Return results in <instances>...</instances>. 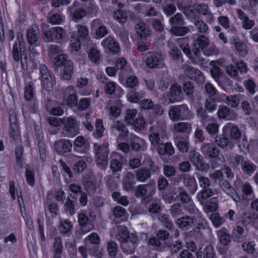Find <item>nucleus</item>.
<instances>
[{
	"instance_id": "obj_28",
	"label": "nucleus",
	"mask_w": 258,
	"mask_h": 258,
	"mask_svg": "<svg viewBox=\"0 0 258 258\" xmlns=\"http://www.w3.org/2000/svg\"><path fill=\"white\" fill-rule=\"evenodd\" d=\"M158 153L161 156V159L166 163H168L167 160L165 159L164 156L167 154L169 156H172L174 154V148L170 143H166L165 145H162V146L158 148Z\"/></svg>"
},
{
	"instance_id": "obj_55",
	"label": "nucleus",
	"mask_w": 258,
	"mask_h": 258,
	"mask_svg": "<svg viewBox=\"0 0 258 258\" xmlns=\"http://www.w3.org/2000/svg\"><path fill=\"white\" fill-rule=\"evenodd\" d=\"M170 213L171 215L174 218L182 215L183 214V211L179 203H176L170 207Z\"/></svg>"
},
{
	"instance_id": "obj_6",
	"label": "nucleus",
	"mask_w": 258,
	"mask_h": 258,
	"mask_svg": "<svg viewBox=\"0 0 258 258\" xmlns=\"http://www.w3.org/2000/svg\"><path fill=\"white\" fill-rule=\"evenodd\" d=\"M66 35L64 30L60 27H54L45 31L43 34V39L45 42L56 40L60 42Z\"/></svg>"
},
{
	"instance_id": "obj_29",
	"label": "nucleus",
	"mask_w": 258,
	"mask_h": 258,
	"mask_svg": "<svg viewBox=\"0 0 258 258\" xmlns=\"http://www.w3.org/2000/svg\"><path fill=\"white\" fill-rule=\"evenodd\" d=\"M74 72V64L71 60L67 61L64 64V66L62 67V70L60 73H61V78L64 80H69L71 79Z\"/></svg>"
},
{
	"instance_id": "obj_64",
	"label": "nucleus",
	"mask_w": 258,
	"mask_h": 258,
	"mask_svg": "<svg viewBox=\"0 0 258 258\" xmlns=\"http://www.w3.org/2000/svg\"><path fill=\"white\" fill-rule=\"evenodd\" d=\"M169 182L165 177L161 176L157 180V187L160 192L164 191L168 187Z\"/></svg>"
},
{
	"instance_id": "obj_46",
	"label": "nucleus",
	"mask_w": 258,
	"mask_h": 258,
	"mask_svg": "<svg viewBox=\"0 0 258 258\" xmlns=\"http://www.w3.org/2000/svg\"><path fill=\"white\" fill-rule=\"evenodd\" d=\"M232 44L234 45L236 51L240 56L244 57L246 55L247 53V46L244 43L239 40L236 41L234 39Z\"/></svg>"
},
{
	"instance_id": "obj_53",
	"label": "nucleus",
	"mask_w": 258,
	"mask_h": 258,
	"mask_svg": "<svg viewBox=\"0 0 258 258\" xmlns=\"http://www.w3.org/2000/svg\"><path fill=\"white\" fill-rule=\"evenodd\" d=\"M169 23L172 26H182L184 24L183 17L181 14L177 13L169 19Z\"/></svg>"
},
{
	"instance_id": "obj_45",
	"label": "nucleus",
	"mask_w": 258,
	"mask_h": 258,
	"mask_svg": "<svg viewBox=\"0 0 258 258\" xmlns=\"http://www.w3.org/2000/svg\"><path fill=\"white\" fill-rule=\"evenodd\" d=\"M183 91L190 100L192 101L194 100L195 87L192 82L190 81L185 82L183 84Z\"/></svg>"
},
{
	"instance_id": "obj_19",
	"label": "nucleus",
	"mask_w": 258,
	"mask_h": 258,
	"mask_svg": "<svg viewBox=\"0 0 258 258\" xmlns=\"http://www.w3.org/2000/svg\"><path fill=\"white\" fill-rule=\"evenodd\" d=\"M101 45L114 54H118L120 50L118 43L110 36L105 38L101 42Z\"/></svg>"
},
{
	"instance_id": "obj_32",
	"label": "nucleus",
	"mask_w": 258,
	"mask_h": 258,
	"mask_svg": "<svg viewBox=\"0 0 258 258\" xmlns=\"http://www.w3.org/2000/svg\"><path fill=\"white\" fill-rule=\"evenodd\" d=\"M244 230L240 225L235 226L232 233L233 240L237 242H242L246 239Z\"/></svg>"
},
{
	"instance_id": "obj_58",
	"label": "nucleus",
	"mask_w": 258,
	"mask_h": 258,
	"mask_svg": "<svg viewBox=\"0 0 258 258\" xmlns=\"http://www.w3.org/2000/svg\"><path fill=\"white\" fill-rule=\"evenodd\" d=\"M210 219L214 226L218 228L224 223L225 219L220 216L217 213H213L211 215Z\"/></svg>"
},
{
	"instance_id": "obj_15",
	"label": "nucleus",
	"mask_w": 258,
	"mask_h": 258,
	"mask_svg": "<svg viewBox=\"0 0 258 258\" xmlns=\"http://www.w3.org/2000/svg\"><path fill=\"white\" fill-rule=\"evenodd\" d=\"M39 29L36 25H33L27 30L26 38L30 45L37 46L39 45Z\"/></svg>"
},
{
	"instance_id": "obj_56",
	"label": "nucleus",
	"mask_w": 258,
	"mask_h": 258,
	"mask_svg": "<svg viewBox=\"0 0 258 258\" xmlns=\"http://www.w3.org/2000/svg\"><path fill=\"white\" fill-rule=\"evenodd\" d=\"M163 171L164 177L169 179L175 176L176 173V168L173 166L168 165H164L163 166Z\"/></svg>"
},
{
	"instance_id": "obj_60",
	"label": "nucleus",
	"mask_w": 258,
	"mask_h": 258,
	"mask_svg": "<svg viewBox=\"0 0 258 258\" xmlns=\"http://www.w3.org/2000/svg\"><path fill=\"white\" fill-rule=\"evenodd\" d=\"M211 75L216 82L221 86L220 78L222 75V71L218 67H213L210 71Z\"/></svg>"
},
{
	"instance_id": "obj_16",
	"label": "nucleus",
	"mask_w": 258,
	"mask_h": 258,
	"mask_svg": "<svg viewBox=\"0 0 258 258\" xmlns=\"http://www.w3.org/2000/svg\"><path fill=\"white\" fill-rule=\"evenodd\" d=\"M54 148L57 153L63 155L71 151L72 144L69 140H60L54 142Z\"/></svg>"
},
{
	"instance_id": "obj_61",
	"label": "nucleus",
	"mask_w": 258,
	"mask_h": 258,
	"mask_svg": "<svg viewBox=\"0 0 258 258\" xmlns=\"http://www.w3.org/2000/svg\"><path fill=\"white\" fill-rule=\"evenodd\" d=\"M62 51L61 49L57 45H51L48 49V54L50 58L51 59L56 56L60 55Z\"/></svg>"
},
{
	"instance_id": "obj_57",
	"label": "nucleus",
	"mask_w": 258,
	"mask_h": 258,
	"mask_svg": "<svg viewBox=\"0 0 258 258\" xmlns=\"http://www.w3.org/2000/svg\"><path fill=\"white\" fill-rule=\"evenodd\" d=\"M15 154L16 164L20 168H23V148L20 146H17L15 148Z\"/></svg>"
},
{
	"instance_id": "obj_27",
	"label": "nucleus",
	"mask_w": 258,
	"mask_h": 258,
	"mask_svg": "<svg viewBox=\"0 0 258 258\" xmlns=\"http://www.w3.org/2000/svg\"><path fill=\"white\" fill-rule=\"evenodd\" d=\"M135 28L138 37L141 39H147L151 34L150 30L144 22L139 23Z\"/></svg>"
},
{
	"instance_id": "obj_37",
	"label": "nucleus",
	"mask_w": 258,
	"mask_h": 258,
	"mask_svg": "<svg viewBox=\"0 0 258 258\" xmlns=\"http://www.w3.org/2000/svg\"><path fill=\"white\" fill-rule=\"evenodd\" d=\"M200 49V48L194 46L191 50V57H189V59L194 64L201 65L204 61V59L201 57V53Z\"/></svg>"
},
{
	"instance_id": "obj_22",
	"label": "nucleus",
	"mask_w": 258,
	"mask_h": 258,
	"mask_svg": "<svg viewBox=\"0 0 258 258\" xmlns=\"http://www.w3.org/2000/svg\"><path fill=\"white\" fill-rule=\"evenodd\" d=\"M89 244L87 243V246L92 254H94L98 250L100 238L96 233L93 232L88 237Z\"/></svg>"
},
{
	"instance_id": "obj_2",
	"label": "nucleus",
	"mask_w": 258,
	"mask_h": 258,
	"mask_svg": "<svg viewBox=\"0 0 258 258\" xmlns=\"http://www.w3.org/2000/svg\"><path fill=\"white\" fill-rule=\"evenodd\" d=\"M199 186L202 188L197 194V197L202 205L206 204V200L214 195V190L210 187L211 183L210 179L200 174H197Z\"/></svg>"
},
{
	"instance_id": "obj_20",
	"label": "nucleus",
	"mask_w": 258,
	"mask_h": 258,
	"mask_svg": "<svg viewBox=\"0 0 258 258\" xmlns=\"http://www.w3.org/2000/svg\"><path fill=\"white\" fill-rule=\"evenodd\" d=\"M188 210L189 214H193V215L190 216V217L191 221H193L192 225L194 226L196 225H201V227L206 225L207 222L206 220L203 218L202 214L197 208L191 205Z\"/></svg>"
},
{
	"instance_id": "obj_52",
	"label": "nucleus",
	"mask_w": 258,
	"mask_h": 258,
	"mask_svg": "<svg viewBox=\"0 0 258 258\" xmlns=\"http://www.w3.org/2000/svg\"><path fill=\"white\" fill-rule=\"evenodd\" d=\"M172 34L176 36H183L189 31V28L186 26H175L170 29Z\"/></svg>"
},
{
	"instance_id": "obj_63",
	"label": "nucleus",
	"mask_w": 258,
	"mask_h": 258,
	"mask_svg": "<svg viewBox=\"0 0 258 258\" xmlns=\"http://www.w3.org/2000/svg\"><path fill=\"white\" fill-rule=\"evenodd\" d=\"M158 219L164 225L166 228L169 230L173 229L174 225L172 221L169 219L167 215L162 214L159 217Z\"/></svg>"
},
{
	"instance_id": "obj_1",
	"label": "nucleus",
	"mask_w": 258,
	"mask_h": 258,
	"mask_svg": "<svg viewBox=\"0 0 258 258\" xmlns=\"http://www.w3.org/2000/svg\"><path fill=\"white\" fill-rule=\"evenodd\" d=\"M229 163L232 167L235 168H237L240 165L242 172L249 176L251 175L257 168L255 164L245 160L243 157L239 155L230 156Z\"/></svg>"
},
{
	"instance_id": "obj_3",
	"label": "nucleus",
	"mask_w": 258,
	"mask_h": 258,
	"mask_svg": "<svg viewBox=\"0 0 258 258\" xmlns=\"http://www.w3.org/2000/svg\"><path fill=\"white\" fill-rule=\"evenodd\" d=\"M94 146L97 164L101 169H105L108 165V144L101 145L95 143Z\"/></svg>"
},
{
	"instance_id": "obj_30",
	"label": "nucleus",
	"mask_w": 258,
	"mask_h": 258,
	"mask_svg": "<svg viewBox=\"0 0 258 258\" xmlns=\"http://www.w3.org/2000/svg\"><path fill=\"white\" fill-rule=\"evenodd\" d=\"M176 4L179 10L182 11L185 16L189 19H195L197 17V10H196L195 5L193 6L185 7L181 3L178 2Z\"/></svg>"
},
{
	"instance_id": "obj_13",
	"label": "nucleus",
	"mask_w": 258,
	"mask_h": 258,
	"mask_svg": "<svg viewBox=\"0 0 258 258\" xmlns=\"http://www.w3.org/2000/svg\"><path fill=\"white\" fill-rule=\"evenodd\" d=\"M189 159L199 171L203 172L208 170V164L204 161L201 155L195 150H193L189 152Z\"/></svg>"
},
{
	"instance_id": "obj_5",
	"label": "nucleus",
	"mask_w": 258,
	"mask_h": 258,
	"mask_svg": "<svg viewBox=\"0 0 258 258\" xmlns=\"http://www.w3.org/2000/svg\"><path fill=\"white\" fill-rule=\"evenodd\" d=\"M169 115L172 120H183L189 118L191 114L186 104L172 107L169 110Z\"/></svg>"
},
{
	"instance_id": "obj_11",
	"label": "nucleus",
	"mask_w": 258,
	"mask_h": 258,
	"mask_svg": "<svg viewBox=\"0 0 258 258\" xmlns=\"http://www.w3.org/2000/svg\"><path fill=\"white\" fill-rule=\"evenodd\" d=\"M90 28L92 32L95 34V38L96 39H101L108 33L107 27L100 19L93 20L90 23Z\"/></svg>"
},
{
	"instance_id": "obj_38",
	"label": "nucleus",
	"mask_w": 258,
	"mask_h": 258,
	"mask_svg": "<svg viewBox=\"0 0 258 258\" xmlns=\"http://www.w3.org/2000/svg\"><path fill=\"white\" fill-rule=\"evenodd\" d=\"M77 5H79L78 3H74L72 8V19L76 22L81 20L87 14L86 10L83 8L79 7L75 9Z\"/></svg>"
},
{
	"instance_id": "obj_39",
	"label": "nucleus",
	"mask_w": 258,
	"mask_h": 258,
	"mask_svg": "<svg viewBox=\"0 0 258 258\" xmlns=\"http://www.w3.org/2000/svg\"><path fill=\"white\" fill-rule=\"evenodd\" d=\"M169 54L172 59L180 63L183 62V59L180 50L173 44V46H170Z\"/></svg>"
},
{
	"instance_id": "obj_23",
	"label": "nucleus",
	"mask_w": 258,
	"mask_h": 258,
	"mask_svg": "<svg viewBox=\"0 0 258 258\" xmlns=\"http://www.w3.org/2000/svg\"><path fill=\"white\" fill-rule=\"evenodd\" d=\"M229 131L231 138L235 140L239 147L241 146L244 148L247 142L245 134L241 133L240 130H229Z\"/></svg>"
},
{
	"instance_id": "obj_25",
	"label": "nucleus",
	"mask_w": 258,
	"mask_h": 258,
	"mask_svg": "<svg viewBox=\"0 0 258 258\" xmlns=\"http://www.w3.org/2000/svg\"><path fill=\"white\" fill-rule=\"evenodd\" d=\"M183 183L188 189L189 192L194 194L198 189V185L194 176L184 174L182 177Z\"/></svg>"
},
{
	"instance_id": "obj_36",
	"label": "nucleus",
	"mask_w": 258,
	"mask_h": 258,
	"mask_svg": "<svg viewBox=\"0 0 258 258\" xmlns=\"http://www.w3.org/2000/svg\"><path fill=\"white\" fill-rule=\"evenodd\" d=\"M176 187H173L168 189L166 192H164L162 195V199L167 204H171L175 202L177 199V192H176Z\"/></svg>"
},
{
	"instance_id": "obj_42",
	"label": "nucleus",
	"mask_w": 258,
	"mask_h": 258,
	"mask_svg": "<svg viewBox=\"0 0 258 258\" xmlns=\"http://www.w3.org/2000/svg\"><path fill=\"white\" fill-rule=\"evenodd\" d=\"M218 236L221 244L228 246L231 242L232 236L226 229H221L217 232Z\"/></svg>"
},
{
	"instance_id": "obj_54",
	"label": "nucleus",
	"mask_w": 258,
	"mask_h": 258,
	"mask_svg": "<svg viewBox=\"0 0 258 258\" xmlns=\"http://www.w3.org/2000/svg\"><path fill=\"white\" fill-rule=\"evenodd\" d=\"M254 245L253 242H244L242 246L244 251L248 253H250L252 256L256 257L258 256V253L255 251Z\"/></svg>"
},
{
	"instance_id": "obj_26",
	"label": "nucleus",
	"mask_w": 258,
	"mask_h": 258,
	"mask_svg": "<svg viewBox=\"0 0 258 258\" xmlns=\"http://www.w3.org/2000/svg\"><path fill=\"white\" fill-rule=\"evenodd\" d=\"M77 205V200L74 196L71 194L68 197L64 204V211L69 213L71 216H73L75 213V207Z\"/></svg>"
},
{
	"instance_id": "obj_41",
	"label": "nucleus",
	"mask_w": 258,
	"mask_h": 258,
	"mask_svg": "<svg viewBox=\"0 0 258 258\" xmlns=\"http://www.w3.org/2000/svg\"><path fill=\"white\" fill-rule=\"evenodd\" d=\"M175 223L180 228L184 230L188 229L189 227L193 224V221L189 216H184L177 219Z\"/></svg>"
},
{
	"instance_id": "obj_18",
	"label": "nucleus",
	"mask_w": 258,
	"mask_h": 258,
	"mask_svg": "<svg viewBox=\"0 0 258 258\" xmlns=\"http://www.w3.org/2000/svg\"><path fill=\"white\" fill-rule=\"evenodd\" d=\"M185 73L189 78L194 80L198 84H202L205 81L203 73L192 67H187L185 70Z\"/></svg>"
},
{
	"instance_id": "obj_62",
	"label": "nucleus",
	"mask_w": 258,
	"mask_h": 258,
	"mask_svg": "<svg viewBox=\"0 0 258 258\" xmlns=\"http://www.w3.org/2000/svg\"><path fill=\"white\" fill-rule=\"evenodd\" d=\"M62 124L66 129L68 128H75L77 127L78 122L74 118L67 117L63 118Z\"/></svg>"
},
{
	"instance_id": "obj_43",
	"label": "nucleus",
	"mask_w": 258,
	"mask_h": 258,
	"mask_svg": "<svg viewBox=\"0 0 258 258\" xmlns=\"http://www.w3.org/2000/svg\"><path fill=\"white\" fill-rule=\"evenodd\" d=\"M41 84L43 88L48 92L52 91L53 86V81L50 73L41 76Z\"/></svg>"
},
{
	"instance_id": "obj_8",
	"label": "nucleus",
	"mask_w": 258,
	"mask_h": 258,
	"mask_svg": "<svg viewBox=\"0 0 258 258\" xmlns=\"http://www.w3.org/2000/svg\"><path fill=\"white\" fill-rule=\"evenodd\" d=\"M201 150L206 157L217 159L222 164L224 161V157H219L220 150L216 146L213 144L204 143L201 147Z\"/></svg>"
},
{
	"instance_id": "obj_24",
	"label": "nucleus",
	"mask_w": 258,
	"mask_h": 258,
	"mask_svg": "<svg viewBox=\"0 0 258 258\" xmlns=\"http://www.w3.org/2000/svg\"><path fill=\"white\" fill-rule=\"evenodd\" d=\"M217 114L220 118L227 120H233L237 117L236 114L233 110H231L229 107L225 106H220Z\"/></svg>"
},
{
	"instance_id": "obj_31",
	"label": "nucleus",
	"mask_w": 258,
	"mask_h": 258,
	"mask_svg": "<svg viewBox=\"0 0 258 258\" xmlns=\"http://www.w3.org/2000/svg\"><path fill=\"white\" fill-rule=\"evenodd\" d=\"M52 59L53 64V70L54 71L57 72H58L59 71H61L62 67L64 66V64L67 62V61L69 60L68 59L67 55L64 54L56 56Z\"/></svg>"
},
{
	"instance_id": "obj_10",
	"label": "nucleus",
	"mask_w": 258,
	"mask_h": 258,
	"mask_svg": "<svg viewBox=\"0 0 258 258\" xmlns=\"http://www.w3.org/2000/svg\"><path fill=\"white\" fill-rule=\"evenodd\" d=\"M139 240L136 234H130L129 238L120 244L122 252L126 254H133L138 246Z\"/></svg>"
},
{
	"instance_id": "obj_4",
	"label": "nucleus",
	"mask_w": 258,
	"mask_h": 258,
	"mask_svg": "<svg viewBox=\"0 0 258 258\" xmlns=\"http://www.w3.org/2000/svg\"><path fill=\"white\" fill-rule=\"evenodd\" d=\"M170 237L169 233L165 230H159L156 232L155 236L151 237L148 240V244L153 246L155 250L161 251L166 244L164 242Z\"/></svg>"
},
{
	"instance_id": "obj_12",
	"label": "nucleus",
	"mask_w": 258,
	"mask_h": 258,
	"mask_svg": "<svg viewBox=\"0 0 258 258\" xmlns=\"http://www.w3.org/2000/svg\"><path fill=\"white\" fill-rule=\"evenodd\" d=\"M155 192V186L151 184H141L135 189V196L138 198H143L147 200L152 196Z\"/></svg>"
},
{
	"instance_id": "obj_21",
	"label": "nucleus",
	"mask_w": 258,
	"mask_h": 258,
	"mask_svg": "<svg viewBox=\"0 0 258 258\" xmlns=\"http://www.w3.org/2000/svg\"><path fill=\"white\" fill-rule=\"evenodd\" d=\"M182 91L181 86L176 83L172 84L170 88V94L168 95L170 102L173 103L179 101L182 98Z\"/></svg>"
},
{
	"instance_id": "obj_48",
	"label": "nucleus",
	"mask_w": 258,
	"mask_h": 258,
	"mask_svg": "<svg viewBox=\"0 0 258 258\" xmlns=\"http://www.w3.org/2000/svg\"><path fill=\"white\" fill-rule=\"evenodd\" d=\"M136 175L138 180L145 182L150 177L151 173L148 169L142 168L137 170Z\"/></svg>"
},
{
	"instance_id": "obj_14",
	"label": "nucleus",
	"mask_w": 258,
	"mask_h": 258,
	"mask_svg": "<svg viewBox=\"0 0 258 258\" xmlns=\"http://www.w3.org/2000/svg\"><path fill=\"white\" fill-rule=\"evenodd\" d=\"M240 218L238 221V223L247 229V227L250 224H253L256 228H258L256 223L258 222V215L253 214L247 213L242 212L240 214Z\"/></svg>"
},
{
	"instance_id": "obj_44",
	"label": "nucleus",
	"mask_w": 258,
	"mask_h": 258,
	"mask_svg": "<svg viewBox=\"0 0 258 258\" xmlns=\"http://www.w3.org/2000/svg\"><path fill=\"white\" fill-rule=\"evenodd\" d=\"M209 44V39L205 35L198 36L194 42V46L200 48L204 52Z\"/></svg>"
},
{
	"instance_id": "obj_47",
	"label": "nucleus",
	"mask_w": 258,
	"mask_h": 258,
	"mask_svg": "<svg viewBox=\"0 0 258 258\" xmlns=\"http://www.w3.org/2000/svg\"><path fill=\"white\" fill-rule=\"evenodd\" d=\"M88 55L90 60L96 64H98L100 62L101 53L99 50L92 48L88 52Z\"/></svg>"
},
{
	"instance_id": "obj_51",
	"label": "nucleus",
	"mask_w": 258,
	"mask_h": 258,
	"mask_svg": "<svg viewBox=\"0 0 258 258\" xmlns=\"http://www.w3.org/2000/svg\"><path fill=\"white\" fill-rule=\"evenodd\" d=\"M113 18L118 22L124 24L127 19V15L125 11L122 10H116L113 12Z\"/></svg>"
},
{
	"instance_id": "obj_34",
	"label": "nucleus",
	"mask_w": 258,
	"mask_h": 258,
	"mask_svg": "<svg viewBox=\"0 0 258 258\" xmlns=\"http://www.w3.org/2000/svg\"><path fill=\"white\" fill-rule=\"evenodd\" d=\"M117 157V158H112L110 161V168L113 172L120 171L122 168L124 158L121 155H118Z\"/></svg>"
},
{
	"instance_id": "obj_59",
	"label": "nucleus",
	"mask_w": 258,
	"mask_h": 258,
	"mask_svg": "<svg viewBox=\"0 0 258 258\" xmlns=\"http://www.w3.org/2000/svg\"><path fill=\"white\" fill-rule=\"evenodd\" d=\"M224 130H223V134L221 135H217L215 138L216 143L222 148L226 147L229 144V140L224 135Z\"/></svg>"
},
{
	"instance_id": "obj_49",
	"label": "nucleus",
	"mask_w": 258,
	"mask_h": 258,
	"mask_svg": "<svg viewBox=\"0 0 258 258\" xmlns=\"http://www.w3.org/2000/svg\"><path fill=\"white\" fill-rule=\"evenodd\" d=\"M144 95L145 93L143 91L137 92L132 90L128 93L127 97L130 102L138 103L140 102L141 99L144 97Z\"/></svg>"
},
{
	"instance_id": "obj_7",
	"label": "nucleus",
	"mask_w": 258,
	"mask_h": 258,
	"mask_svg": "<svg viewBox=\"0 0 258 258\" xmlns=\"http://www.w3.org/2000/svg\"><path fill=\"white\" fill-rule=\"evenodd\" d=\"M145 62L151 69L162 68L165 66L163 55L158 52H149L146 55Z\"/></svg>"
},
{
	"instance_id": "obj_35",
	"label": "nucleus",
	"mask_w": 258,
	"mask_h": 258,
	"mask_svg": "<svg viewBox=\"0 0 258 258\" xmlns=\"http://www.w3.org/2000/svg\"><path fill=\"white\" fill-rule=\"evenodd\" d=\"M117 231L115 235V237L121 243L124 242L129 238L130 234L127 228L123 226H118L117 227Z\"/></svg>"
},
{
	"instance_id": "obj_50",
	"label": "nucleus",
	"mask_w": 258,
	"mask_h": 258,
	"mask_svg": "<svg viewBox=\"0 0 258 258\" xmlns=\"http://www.w3.org/2000/svg\"><path fill=\"white\" fill-rule=\"evenodd\" d=\"M177 191L178 192V194L177 196V198H179L181 203H188L191 201L190 197L182 187H178L177 188Z\"/></svg>"
},
{
	"instance_id": "obj_40",
	"label": "nucleus",
	"mask_w": 258,
	"mask_h": 258,
	"mask_svg": "<svg viewBox=\"0 0 258 258\" xmlns=\"http://www.w3.org/2000/svg\"><path fill=\"white\" fill-rule=\"evenodd\" d=\"M74 145L75 151L82 153L85 152V148L88 146V142L83 136H79L75 140Z\"/></svg>"
},
{
	"instance_id": "obj_9",
	"label": "nucleus",
	"mask_w": 258,
	"mask_h": 258,
	"mask_svg": "<svg viewBox=\"0 0 258 258\" xmlns=\"http://www.w3.org/2000/svg\"><path fill=\"white\" fill-rule=\"evenodd\" d=\"M218 184L221 189L226 194L232 198L236 202H244L245 200L244 196L240 197L236 192L233 187L230 185L228 181L224 179H220L218 181Z\"/></svg>"
},
{
	"instance_id": "obj_17",
	"label": "nucleus",
	"mask_w": 258,
	"mask_h": 258,
	"mask_svg": "<svg viewBox=\"0 0 258 258\" xmlns=\"http://www.w3.org/2000/svg\"><path fill=\"white\" fill-rule=\"evenodd\" d=\"M78 222L80 226V230L83 233H87L94 228L91 220L84 213L79 214Z\"/></svg>"
},
{
	"instance_id": "obj_33",
	"label": "nucleus",
	"mask_w": 258,
	"mask_h": 258,
	"mask_svg": "<svg viewBox=\"0 0 258 258\" xmlns=\"http://www.w3.org/2000/svg\"><path fill=\"white\" fill-rule=\"evenodd\" d=\"M197 258H216V253L211 245L206 246L202 251H197Z\"/></svg>"
}]
</instances>
